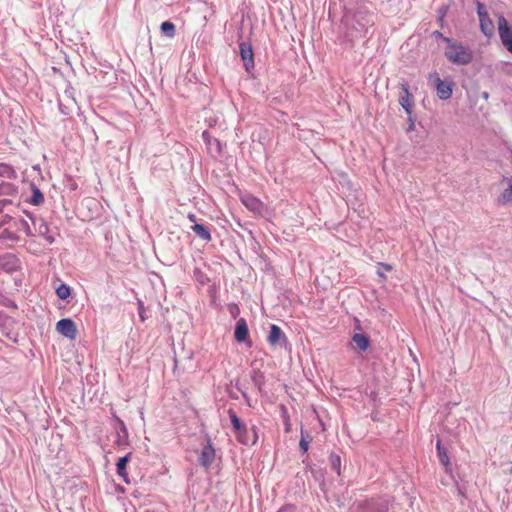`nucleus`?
Masks as SVG:
<instances>
[{"label": "nucleus", "mask_w": 512, "mask_h": 512, "mask_svg": "<svg viewBox=\"0 0 512 512\" xmlns=\"http://www.w3.org/2000/svg\"><path fill=\"white\" fill-rule=\"evenodd\" d=\"M444 41L448 44L445 56L450 62L456 65H466L472 61V52L468 47L454 43L448 37H445Z\"/></svg>", "instance_id": "nucleus-1"}, {"label": "nucleus", "mask_w": 512, "mask_h": 512, "mask_svg": "<svg viewBox=\"0 0 512 512\" xmlns=\"http://www.w3.org/2000/svg\"><path fill=\"white\" fill-rule=\"evenodd\" d=\"M429 83L432 84L441 100H447L451 97L453 92V82L442 80L437 72L429 74Z\"/></svg>", "instance_id": "nucleus-2"}, {"label": "nucleus", "mask_w": 512, "mask_h": 512, "mask_svg": "<svg viewBox=\"0 0 512 512\" xmlns=\"http://www.w3.org/2000/svg\"><path fill=\"white\" fill-rule=\"evenodd\" d=\"M477 15L480 22V29L485 36H492L494 33V23L488 15L486 6L480 1H476Z\"/></svg>", "instance_id": "nucleus-3"}, {"label": "nucleus", "mask_w": 512, "mask_h": 512, "mask_svg": "<svg viewBox=\"0 0 512 512\" xmlns=\"http://www.w3.org/2000/svg\"><path fill=\"white\" fill-rule=\"evenodd\" d=\"M498 31L502 44L512 53V28L508 25L504 16L498 17Z\"/></svg>", "instance_id": "nucleus-4"}, {"label": "nucleus", "mask_w": 512, "mask_h": 512, "mask_svg": "<svg viewBox=\"0 0 512 512\" xmlns=\"http://www.w3.org/2000/svg\"><path fill=\"white\" fill-rule=\"evenodd\" d=\"M215 448L210 438L207 439V443L202 447L199 455L198 462L205 469H209L215 460Z\"/></svg>", "instance_id": "nucleus-5"}, {"label": "nucleus", "mask_w": 512, "mask_h": 512, "mask_svg": "<svg viewBox=\"0 0 512 512\" xmlns=\"http://www.w3.org/2000/svg\"><path fill=\"white\" fill-rule=\"evenodd\" d=\"M27 216L30 219V221L34 227L35 232L39 236H43L48 243H50V244L54 243L55 238L49 234L48 224L42 218L34 217L30 213H27Z\"/></svg>", "instance_id": "nucleus-6"}, {"label": "nucleus", "mask_w": 512, "mask_h": 512, "mask_svg": "<svg viewBox=\"0 0 512 512\" xmlns=\"http://www.w3.org/2000/svg\"><path fill=\"white\" fill-rule=\"evenodd\" d=\"M57 331L68 339H75L77 336V328L73 320L69 318L61 319L56 324Z\"/></svg>", "instance_id": "nucleus-7"}, {"label": "nucleus", "mask_w": 512, "mask_h": 512, "mask_svg": "<svg viewBox=\"0 0 512 512\" xmlns=\"http://www.w3.org/2000/svg\"><path fill=\"white\" fill-rule=\"evenodd\" d=\"M19 267L20 261L14 254L7 253L0 257V270L7 273H13L14 271H17Z\"/></svg>", "instance_id": "nucleus-8"}, {"label": "nucleus", "mask_w": 512, "mask_h": 512, "mask_svg": "<svg viewBox=\"0 0 512 512\" xmlns=\"http://www.w3.org/2000/svg\"><path fill=\"white\" fill-rule=\"evenodd\" d=\"M116 431V444L119 447H126L129 445V434L125 423L116 417V425L114 426Z\"/></svg>", "instance_id": "nucleus-9"}, {"label": "nucleus", "mask_w": 512, "mask_h": 512, "mask_svg": "<svg viewBox=\"0 0 512 512\" xmlns=\"http://www.w3.org/2000/svg\"><path fill=\"white\" fill-rule=\"evenodd\" d=\"M237 440L244 445H254L257 441V433L254 427L248 430L245 426L236 433Z\"/></svg>", "instance_id": "nucleus-10"}, {"label": "nucleus", "mask_w": 512, "mask_h": 512, "mask_svg": "<svg viewBox=\"0 0 512 512\" xmlns=\"http://www.w3.org/2000/svg\"><path fill=\"white\" fill-rule=\"evenodd\" d=\"M4 218H8L9 219V224H10V227L11 228H15L18 232H23L25 233L27 236H32L34 235L31 231V227L29 225V222L25 219H22V218H13V217H10V216H4Z\"/></svg>", "instance_id": "nucleus-11"}, {"label": "nucleus", "mask_w": 512, "mask_h": 512, "mask_svg": "<svg viewBox=\"0 0 512 512\" xmlns=\"http://www.w3.org/2000/svg\"><path fill=\"white\" fill-rule=\"evenodd\" d=\"M248 326L244 318H240L235 327L234 337L239 343L246 342L248 340Z\"/></svg>", "instance_id": "nucleus-12"}, {"label": "nucleus", "mask_w": 512, "mask_h": 512, "mask_svg": "<svg viewBox=\"0 0 512 512\" xmlns=\"http://www.w3.org/2000/svg\"><path fill=\"white\" fill-rule=\"evenodd\" d=\"M286 340L287 338L281 328L275 324H272L270 327V333L267 338L269 344L274 346L280 344L281 342H285Z\"/></svg>", "instance_id": "nucleus-13"}, {"label": "nucleus", "mask_w": 512, "mask_h": 512, "mask_svg": "<svg viewBox=\"0 0 512 512\" xmlns=\"http://www.w3.org/2000/svg\"><path fill=\"white\" fill-rule=\"evenodd\" d=\"M243 205L252 212L260 213L263 208L262 202L253 195L247 194L241 198Z\"/></svg>", "instance_id": "nucleus-14"}, {"label": "nucleus", "mask_w": 512, "mask_h": 512, "mask_svg": "<svg viewBox=\"0 0 512 512\" xmlns=\"http://www.w3.org/2000/svg\"><path fill=\"white\" fill-rule=\"evenodd\" d=\"M240 55L242 60L244 61V67L248 71L251 67H253V51L250 45L246 43L240 44Z\"/></svg>", "instance_id": "nucleus-15"}, {"label": "nucleus", "mask_w": 512, "mask_h": 512, "mask_svg": "<svg viewBox=\"0 0 512 512\" xmlns=\"http://www.w3.org/2000/svg\"><path fill=\"white\" fill-rule=\"evenodd\" d=\"M402 90L403 94L400 96L399 102L403 109L406 111L408 115H411V107H412V101H411V95L409 93L408 85L402 84Z\"/></svg>", "instance_id": "nucleus-16"}, {"label": "nucleus", "mask_w": 512, "mask_h": 512, "mask_svg": "<svg viewBox=\"0 0 512 512\" xmlns=\"http://www.w3.org/2000/svg\"><path fill=\"white\" fill-rule=\"evenodd\" d=\"M352 341H353V343L355 344L356 348L359 351L367 350L369 345H370L369 338L366 335L362 334V333H355L352 336Z\"/></svg>", "instance_id": "nucleus-17"}, {"label": "nucleus", "mask_w": 512, "mask_h": 512, "mask_svg": "<svg viewBox=\"0 0 512 512\" xmlns=\"http://www.w3.org/2000/svg\"><path fill=\"white\" fill-rule=\"evenodd\" d=\"M191 229L202 240H204L206 242L211 241V239H212L211 233H210L209 229L206 226H204L202 224L195 223L191 227Z\"/></svg>", "instance_id": "nucleus-18"}, {"label": "nucleus", "mask_w": 512, "mask_h": 512, "mask_svg": "<svg viewBox=\"0 0 512 512\" xmlns=\"http://www.w3.org/2000/svg\"><path fill=\"white\" fill-rule=\"evenodd\" d=\"M17 194V187L4 180L0 181V196H13Z\"/></svg>", "instance_id": "nucleus-19"}, {"label": "nucleus", "mask_w": 512, "mask_h": 512, "mask_svg": "<svg viewBox=\"0 0 512 512\" xmlns=\"http://www.w3.org/2000/svg\"><path fill=\"white\" fill-rule=\"evenodd\" d=\"M202 138L211 150L215 148V151L217 153L220 152V150H221L220 142L216 138L211 137V135L208 131H204L202 133Z\"/></svg>", "instance_id": "nucleus-20"}, {"label": "nucleus", "mask_w": 512, "mask_h": 512, "mask_svg": "<svg viewBox=\"0 0 512 512\" xmlns=\"http://www.w3.org/2000/svg\"><path fill=\"white\" fill-rule=\"evenodd\" d=\"M17 174L12 166L6 163H0V178L15 179Z\"/></svg>", "instance_id": "nucleus-21"}, {"label": "nucleus", "mask_w": 512, "mask_h": 512, "mask_svg": "<svg viewBox=\"0 0 512 512\" xmlns=\"http://www.w3.org/2000/svg\"><path fill=\"white\" fill-rule=\"evenodd\" d=\"M129 461V454L119 458L116 467H117V474L122 477L123 479H126L127 472H126V465Z\"/></svg>", "instance_id": "nucleus-22"}, {"label": "nucleus", "mask_w": 512, "mask_h": 512, "mask_svg": "<svg viewBox=\"0 0 512 512\" xmlns=\"http://www.w3.org/2000/svg\"><path fill=\"white\" fill-rule=\"evenodd\" d=\"M163 35L173 38L175 36V25L170 21H165L160 26Z\"/></svg>", "instance_id": "nucleus-23"}, {"label": "nucleus", "mask_w": 512, "mask_h": 512, "mask_svg": "<svg viewBox=\"0 0 512 512\" xmlns=\"http://www.w3.org/2000/svg\"><path fill=\"white\" fill-rule=\"evenodd\" d=\"M436 448H437L438 457H439L440 462L446 468H448V466H449V457L447 455L446 450L441 446V441L440 440L437 441Z\"/></svg>", "instance_id": "nucleus-24"}, {"label": "nucleus", "mask_w": 512, "mask_h": 512, "mask_svg": "<svg viewBox=\"0 0 512 512\" xmlns=\"http://www.w3.org/2000/svg\"><path fill=\"white\" fill-rule=\"evenodd\" d=\"M228 415H229V418L231 420V424L235 430V433H237L238 431H240L242 429V427L244 426L243 423L241 422V420L239 419V417L236 415V413L230 409L228 411Z\"/></svg>", "instance_id": "nucleus-25"}, {"label": "nucleus", "mask_w": 512, "mask_h": 512, "mask_svg": "<svg viewBox=\"0 0 512 512\" xmlns=\"http://www.w3.org/2000/svg\"><path fill=\"white\" fill-rule=\"evenodd\" d=\"M56 294L59 299L65 300L67 299L71 294V289L66 284H60L56 289Z\"/></svg>", "instance_id": "nucleus-26"}, {"label": "nucleus", "mask_w": 512, "mask_h": 512, "mask_svg": "<svg viewBox=\"0 0 512 512\" xmlns=\"http://www.w3.org/2000/svg\"><path fill=\"white\" fill-rule=\"evenodd\" d=\"M312 441V437L309 434H305L304 431H301V439L299 442V447L303 453H306L309 449V444Z\"/></svg>", "instance_id": "nucleus-27"}, {"label": "nucleus", "mask_w": 512, "mask_h": 512, "mask_svg": "<svg viewBox=\"0 0 512 512\" xmlns=\"http://www.w3.org/2000/svg\"><path fill=\"white\" fill-rule=\"evenodd\" d=\"M43 201H44V196L41 193V191L38 188L33 187V193H32L31 199H30V203L38 206V205L42 204Z\"/></svg>", "instance_id": "nucleus-28"}, {"label": "nucleus", "mask_w": 512, "mask_h": 512, "mask_svg": "<svg viewBox=\"0 0 512 512\" xmlns=\"http://www.w3.org/2000/svg\"><path fill=\"white\" fill-rule=\"evenodd\" d=\"M330 464L332 469L340 475V467H341V458L338 455L331 454L330 455Z\"/></svg>", "instance_id": "nucleus-29"}, {"label": "nucleus", "mask_w": 512, "mask_h": 512, "mask_svg": "<svg viewBox=\"0 0 512 512\" xmlns=\"http://www.w3.org/2000/svg\"><path fill=\"white\" fill-rule=\"evenodd\" d=\"M389 510V499L384 498L379 502V507L376 508L375 512H388Z\"/></svg>", "instance_id": "nucleus-30"}, {"label": "nucleus", "mask_w": 512, "mask_h": 512, "mask_svg": "<svg viewBox=\"0 0 512 512\" xmlns=\"http://www.w3.org/2000/svg\"><path fill=\"white\" fill-rule=\"evenodd\" d=\"M502 197L505 201L512 202V184L503 192Z\"/></svg>", "instance_id": "nucleus-31"}, {"label": "nucleus", "mask_w": 512, "mask_h": 512, "mask_svg": "<svg viewBox=\"0 0 512 512\" xmlns=\"http://www.w3.org/2000/svg\"><path fill=\"white\" fill-rule=\"evenodd\" d=\"M277 512H296V509L291 505H285L281 507Z\"/></svg>", "instance_id": "nucleus-32"}, {"label": "nucleus", "mask_w": 512, "mask_h": 512, "mask_svg": "<svg viewBox=\"0 0 512 512\" xmlns=\"http://www.w3.org/2000/svg\"><path fill=\"white\" fill-rule=\"evenodd\" d=\"M11 204V200L2 199L0 200V212H2L6 205Z\"/></svg>", "instance_id": "nucleus-33"}, {"label": "nucleus", "mask_w": 512, "mask_h": 512, "mask_svg": "<svg viewBox=\"0 0 512 512\" xmlns=\"http://www.w3.org/2000/svg\"><path fill=\"white\" fill-rule=\"evenodd\" d=\"M446 11H447V7H442L440 10H439V19L442 20L443 17L446 15Z\"/></svg>", "instance_id": "nucleus-34"}, {"label": "nucleus", "mask_w": 512, "mask_h": 512, "mask_svg": "<svg viewBox=\"0 0 512 512\" xmlns=\"http://www.w3.org/2000/svg\"><path fill=\"white\" fill-rule=\"evenodd\" d=\"M143 311V304L142 302H139V315L141 317L142 320H144V313H142Z\"/></svg>", "instance_id": "nucleus-35"}, {"label": "nucleus", "mask_w": 512, "mask_h": 512, "mask_svg": "<svg viewBox=\"0 0 512 512\" xmlns=\"http://www.w3.org/2000/svg\"><path fill=\"white\" fill-rule=\"evenodd\" d=\"M188 218H189V220H190V221H192V222H195V220H196V216H195L194 214H189V215H188Z\"/></svg>", "instance_id": "nucleus-36"}, {"label": "nucleus", "mask_w": 512, "mask_h": 512, "mask_svg": "<svg viewBox=\"0 0 512 512\" xmlns=\"http://www.w3.org/2000/svg\"><path fill=\"white\" fill-rule=\"evenodd\" d=\"M413 129H414V122L410 119L408 131L413 130Z\"/></svg>", "instance_id": "nucleus-37"}, {"label": "nucleus", "mask_w": 512, "mask_h": 512, "mask_svg": "<svg viewBox=\"0 0 512 512\" xmlns=\"http://www.w3.org/2000/svg\"><path fill=\"white\" fill-rule=\"evenodd\" d=\"M434 35H435L436 37H441V38H443V39L445 38V37H443V35H442L440 32H438V31L434 32Z\"/></svg>", "instance_id": "nucleus-38"}, {"label": "nucleus", "mask_w": 512, "mask_h": 512, "mask_svg": "<svg viewBox=\"0 0 512 512\" xmlns=\"http://www.w3.org/2000/svg\"><path fill=\"white\" fill-rule=\"evenodd\" d=\"M391 267L389 265H385V270H390Z\"/></svg>", "instance_id": "nucleus-39"}]
</instances>
